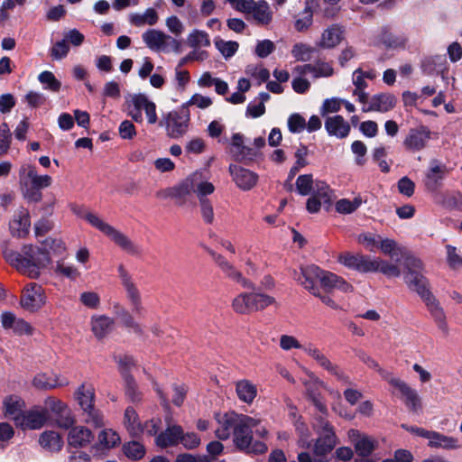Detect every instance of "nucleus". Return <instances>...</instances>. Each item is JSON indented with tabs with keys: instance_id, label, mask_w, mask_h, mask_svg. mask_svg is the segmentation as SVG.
Wrapping results in <instances>:
<instances>
[{
	"instance_id": "f257e3e1",
	"label": "nucleus",
	"mask_w": 462,
	"mask_h": 462,
	"mask_svg": "<svg viewBox=\"0 0 462 462\" xmlns=\"http://www.w3.org/2000/svg\"><path fill=\"white\" fill-rule=\"evenodd\" d=\"M219 427L216 436L222 440L233 435V442L239 450L246 453L263 454L267 450L264 442L253 440V430L260 438L267 435V430L261 425V420L245 414L229 411L217 419Z\"/></svg>"
},
{
	"instance_id": "f03ea898",
	"label": "nucleus",
	"mask_w": 462,
	"mask_h": 462,
	"mask_svg": "<svg viewBox=\"0 0 462 462\" xmlns=\"http://www.w3.org/2000/svg\"><path fill=\"white\" fill-rule=\"evenodd\" d=\"M47 249H51L56 254H63L66 246L60 239L47 238L44 241V249L34 247L32 245L23 247V254L5 245L3 255L7 263L15 267L19 272L32 278L39 274V269L51 263V255Z\"/></svg>"
},
{
	"instance_id": "7ed1b4c3",
	"label": "nucleus",
	"mask_w": 462,
	"mask_h": 462,
	"mask_svg": "<svg viewBox=\"0 0 462 462\" xmlns=\"http://www.w3.org/2000/svg\"><path fill=\"white\" fill-rule=\"evenodd\" d=\"M404 265L407 269L404 279L408 287L417 292L426 304L438 328L447 335L448 333V326L446 321L445 312L439 300L430 291L428 279L421 273V261L414 256H407L404 261Z\"/></svg>"
},
{
	"instance_id": "20e7f679",
	"label": "nucleus",
	"mask_w": 462,
	"mask_h": 462,
	"mask_svg": "<svg viewBox=\"0 0 462 462\" xmlns=\"http://www.w3.org/2000/svg\"><path fill=\"white\" fill-rule=\"evenodd\" d=\"M73 212L86 219L92 226L107 236L116 245L127 254L138 256L142 254V249L134 244L128 236L116 229L109 224L104 222L97 215L85 211L82 208H73Z\"/></svg>"
},
{
	"instance_id": "39448f33",
	"label": "nucleus",
	"mask_w": 462,
	"mask_h": 462,
	"mask_svg": "<svg viewBox=\"0 0 462 462\" xmlns=\"http://www.w3.org/2000/svg\"><path fill=\"white\" fill-rule=\"evenodd\" d=\"M52 183L50 175H39L36 168L31 164H23L19 170V185L23 199L29 203H37L42 199V189Z\"/></svg>"
},
{
	"instance_id": "423d86ee",
	"label": "nucleus",
	"mask_w": 462,
	"mask_h": 462,
	"mask_svg": "<svg viewBox=\"0 0 462 462\" xmlns=\"http://www.w3.org/2000/svg\"><path fill=\"white\" fill-rule=\"evenodd\" d=\"M276 304L273 297L258 292H242L232 301V309L237 314H250Z\"/></svg>"
},
{
	"instance_id": "0eeeda50",
	"label": "nucleus",
	"mask_w": 462,
	"mask_h": 462,
	"mask_svg": "<svg viewBox=\"0 0 462 462\" xmlns=\"http://www.w3.org/2000/svg\"><path fill=\"white\" fill-rule=\"evenodd\" d=\"M402 428L410 433L428 439V447L434 449L456 450L462 448L459 439L435 430L402 424Z\"/></svg>"
},
{
	"instance_id": "6e6552de",
	"label": "nucleus",
	"mask_w": 462,
	"mask_h": 462,
	"mask_svg": "<svg viewBox=\"0 0 462 462\" xmlns=\"http://www.w3.org/2000/svg\"><path fill=\"white\" fill-rule=\"evenodd\" d=\"M79 405L83 411L85 422L95 428L104 425L102 412L95 408V391L91 385L81 384L75 393Z\"/></svg>"
},
{
	"instance_id": "1a4fd4ad",
	"label": "nucleus",
	"mask_w": 462,
	"mask_h": 462,
	"mask_svg": "<svg viewBox=\"0 0 462 462\" xmlns=\"http://www.w3.org/2000/svg\"><path fill=\"white\" fill-rule=\"evenodd\" d=\"M190 115L189 108L182 105L180 109L170 111L162 115L159 126L164 127L169 137L179 139L189 130Z\"/></svg>"
},
{
	"instance_id": "9d476101",
	"label": "nucleus",
	"mask_w": 462,
	"mask_h": 462,
	"mask_svg": "<svg viewBox=\"0 0 462 462\" xmlns=\"http://www.w3.org/2000/svg\"><path fill=\"white\" fill-rule=\"evenodd\" d=\"M143 111L149 125L158 123L155 103L151 101L144 94L134 95L127 106V115L134 122L142 123L143 121Z\"/></svg>"
},
{
	"instance_id": "9b49d317",
	"label": "nucleus",
	"mask_w": 462,
	"mask_h": 462,
	"mask_svg": "<svg viewBox=\"0 0 462 462\" xmlns=\"http://www.w3.org/2000/svg\"><path fill=\"white\" fill-rule=\"evenodd\" d=\"M142 39L153 51L180 52V42L178 40L159 30H147L143 33Z\"/></svg>"
},
{
	"instance_id": "f8f14e48",
	"label": "nucleus",
	"mask_w": 462,
	"mask_h": 462,
	"mask_svg": "<svg viewBox=\"0 0 462 462\" xmlns=\"http://www.w3.org/2000/svg\"><path fill=\"white\" fill-rule=\"evenodd\" d=\"M303 351L312 357L320 367L334 375L337 381L346 385L352 384L350 377L338 365L333 364L326 355L314 345L308 344L304 346Z\"/></svg>"
},
{
	"instance_id": "ddd939ff",
	"label": "nucleus",
	"mask_w": 462,
	"mask_h": 462,
	"mask_svg": "<svg viewBox=\"0 0 462 462\" xmlns=\"http://www.w3.org/2000/svg\"><path fill=\"white\" fill-rule=\"evenodd\" d=\"M118 274L121 280V283L125 291L126 299L132 308V312L139 317L143 316L144 308L142 302L141 292L134 282L132 276L124 268L123 265H119Z\"/></svg>"
},
{
	"instance_id": "4468645a",
	"label": "nucleus",
	"mask_w": 462,
	"mask_h": 462,
	"mask_svg": "<svg viewBox=\"0 0 462 462\" xmlns=\"http://www.w3.org/2000/svg\"><path fill=\"white\" fill-rule=\"evenodd\" d=\"M206 251L211 256L214 263L221 270V272L225 274L226 278L229 280L239 283L243 288L245 289H254V283L244 277L242 273L236 268V266L229 262L224 255L215 252L214 250L206 247Z\"/></svg>"
},
{
	"instance_id": "2eb2a0df",
	"label": "nucleus",
	"mask_w": 462,
	"mask_h": 462,
	"mask_svg": "<svg viewBox=\"0 0 462 462\" xmlns=\"http://www.w3.org/2000/svg\"><path fill=\"white\" fill-rule=\"evenodd\" d=\"M49 417L47 408L34 407L23 412L22 417L17 419L16 427L22 430H39L45 425Z\"/></svg>"
},
{
	"instance_id": "dca6fc26",
	"label": "nucleus",
	"mask_w": 462,
	"mask_h": 462,
	"mask_svg": "<svg viewBox=\"0 0 462 462\" xmlns=\"http://www.w3.org/2000/svg\"><path fill=\"white\" fill-rule=\"evenodd\" d=\"M431 137L430 130L425 125L411 128L403 140L404 147L412 152L423 150Z\"/></svg>"
},
{
	"instance_id": "f3484780",
	"label": "nucleus",
	"mask_w": 462,
	"mask_h": 462,
	"mask_svg": "<svg viewBox=\"0 0 462 462\" xmlns=\"http://www.w3.org/2000/svg\"><path fill=\"white\" fill-rule=\"evenodd\" d=\"M448 173L446 164L438 160H431L430 167L425 174L424 185L427 190L434 192L442 185V180Z\"/></svg>"
},
{
	"instance_id": "a211bd4d",
	"label": "nucleus",
	"mask_w": 462,
	"mask_h": 462,
	"mask_svg": "<svg viewBox=\"0 0 462 462\" xmlns=\"http://www.w3.org/2000/svg\"><path fill=\"white\" fill-rule=\"evenodd\" d=\"M347 435L360 457H369L377 447V441L374 438L362 434L358 430L351 429Z\"/></svg>"
},
{
	"instance_id": "6ab92c4d",
	"label": "nucleus",
	"mask_w": 462,
	"mask_h": 462,
	"mask_svg": "<svg viewBox=\"0 0 462 462\" xmlns=\"http://www.w3.org/2000/svg\"><path fill=\"white\" fill-rule=\"evenodd\" d=\"M337 260L344 266L359 273H372L374 269L373 258L368 255L343 253Z\"/></svg>"
},
{
	"instance_id": "aec40b11",
	"label": "nucleus",
	"mask_w": 462,
	"mask_h": 462,
	"mask_svg": "<svg viewBox=\"0 0 462 462\" xmlns=\"http://www.w3.org/2000/svg\"><path fill=\"white\" fill-rule=\"evenodd\" d=\"M2 327L5 330H12L17 336H31L33 328L24 319L17 318L13 312L6 311L1 314Z\"/></svg>"
},
{
	"instance_id": "412c9836",
	"label": "nucleus",
	"mask_w": 462,
	"mask_h": 462,
	"mask_svg": "<svg viewBox=\"0 0 462 462\" xmlns=\"http://www.w3.org/2000/svg\"><path fill=\"white\" fill-rule=\"evenodd\" d=\"M229 172L237 187L243 190H250L257 183L258 175L250 170L231 164L229 166Z\"/></svg>"
},
{
	"instance_id": "4be33fe9",
	"label": "nucleus",
	"mask_w": 462,
	"mask_h": 462,
	"mask_svg": "<svg viewBox=\"0 0 462 462\" xmlns=\"http://www.w3.org/2000/svg\"><path fill=\"white\" fill-rule=\"evenodd\" d=\"M323 270L319 266L311 264L301 268V277H299L300 284L311 294L319 293L317 282H320Z\"/></svg>"
},
{
	"instance_id": "5701e85b",
	"label": "nucleus",
	"mask_w": 462,
	"mask_h": 462,
	"mask_svg": "<svg viewBox=\"0 0 462 462\" xmlns=\"http://www.w3.org/2000/svg\"><path fill=\"white\" fill-rule=\"evenodd\" d=\"M20 303L27 310L34 311L38 310L43 304L42 287L36 283L31 284L23 292Z\"/></svg>"
},
{
	"instance_id": "b1692460",
	"label": "nucleus",
	"mask_w": 462,
	"mask_h": 462,
	"mask_svg": "<svg viewBox=\"0 0 462 462\" xmlns=\"http://www.w3.org/2000/svg\"><path fill=\"white\" fill-rule=\"evenodd\" d=\"M325 129L328 135L338 139H344L348 136L351 127L347 121L341 116H328L325 120Z\"/></svg>"
},
{
	"instance_id": "393cba45",
	"label": "nucleus",
	"mask_w": 462,
	"mask_h": 462,
	"mask_svg": "<svg viewBox=\"0 0 462 462\" xmlns=\"http://www.w3.org/2000/svg\"><path fill=\"white\" fill-rule=\"evenodd\" d=\"M391 384L400 391L404 397L406 406L412 411H417L421 408L420 399L417 392L411 388L405 382L400 379H392Z\"/></svg>"
},
{
	"instance_id": "a878e982",
	"label": "nucleus",
	"mask_w": 462,
	"mask_h": 462,
	"mask_svg": "<svg viewBox=\"0 0 462 462\" xmlns=\"http://www.w3.org/2000/svg\"><path fill=\"white\" fill-rule=\"evenodd\" d=\"M320 285L326 291H332L335 289L343 292L353 291V286L342 277L324 270L320 279Z\"/></svg>"
},
{
	"instance_id": "bb28decb",
	"label": "nucleus",
	"mask_w": 462,
	"mask_h": 462,
	"mask_svg": "<svg viewBox=\"0 0 462 462\" xmlns=\"http://www.w3.org/2000/svg\"><path fill=\"white\" fill-rule=\"evenodd\" d=\"M94 439L92 431L85 426H74L68 434V444L73 448H84Z\"/></svg>"
},
{
	"instance_id": "cd10ccee",
	"label": "nucleus",
	"mask_w": 462,
	"mask_h": 462,
	"mask_svg": "<svg viewBox=\"0 0 462 462\" xmlns=\"http://www.w3.org/2000/svg\"><path fill=\"white\" fill-rule=\"evenodd\" d=\"M33 386L40 390H50L56 387L65 386L69 381L53 373L38 374L33 379Z\"/></svg>"
},
{
	"instance_id": "c85d7f7f",
	"label": "nucleus",
	"mask_w": 462,
	"mask_h": 462,
	"mask_svg": "<svg viewBox=\"0 0 462 462\" xmlns=\"http://www.w3.org/2000/svg\"><path fill=\"white\" fill-rule=\"evenodd\" d=\"M3 405L5 416L13 420L16 425L17 419L22 417L25 406L23 399L17 395H8L4 399Z\"/></svg>"
},
{
	"instance_id": "c756f323",
	"label": "nucleus",
	"mask_w": 462,
	"mask_h": 462,
	"mask_svg": "<svg viewBox=\"0 0 462 462\" xmlns=\"http://www.w3.org/2000/svg\"><path fill=\"white\" fill-rule=\"evenodd\" d=\"M182 436V428L179 425L168 426L155 438V443L158 447L164 448L173 447L180 443Z\"/></svg>"
},
{
	"instance_id": "7c9ffc66",
	"label": "nucleus",
	"mask_w": 462,
	"mask_h": 462,
	"mask_svg": "<svg viewBox=\"0 0 462 462\" xmlns=\"http://www.w3.org/2000/svg\"><path fill=\"white\" fill-rule=\"evenodd\" d=\"M308 152L309 151L307 146L303 144H300V146L295 152L296 162L294 165L291 168L288 174V178L283 183V187L287 191L291 192L293 190V185L291 183L293 178L301 168L308 165V162L306 160Z\"/></svg>"
},
{
	"instance_id": "2f4dec72",
	"label": "nucleus",
	"mask_w": 462,
	"mask_h": 462,
	"mask_svg": "<svg viewBox=\"0 0 462 462\" xmlns=\"http://www.w3.org/2000/svg\"><path fill=\"white\" fill-rule=\"evenodd\" d=\"M114 319L106 315H94L91 317V330L95 337L102 339L114 328Z\"/></svg>"
},
{
	"instance_id": "473e14b6",
	"label": "nucleus",
	"mask_w": 462,
	"mask_h": 462,
	"mask_svg": "<svg viewBox=\"0 0 462 462\" xmlns=\"http://www.w3.org/2000/svg\"><path fill=\"white\" fill-rule=\"evenodd\" d=\"M30 226L29 212L22 208L17 213V218L10 223L11 233L14 236L24 237L29 234Z\"/></svg>"
},
{
	"instance_id": "72a5a7b5",
	"label": "nucleus",
	"mask_w": 462,
	"mask_h": 462,
	"mask_svg": "<svg viewBox=\"0 0 462 462\" xmlns=\"http://www.w3.org/2000/svg\"><path fill=\"white\" fill-rule=\"evenodd\" d=\"M396 104L395 97L391 94H378L374 95L370 101L367 108H363L364 112L378 111L387 112L394 107Z\"/></svg>"
},
{
	"instance_id": "f704fd0d",
	"label": "nucleus",
	"mask_w": 462,
	"mask_h": 462,
	"mask_svg": "<svg viewBox=\"0 0 462 462\" xmlns=\"http://www.w3.org/2000/svg\"><path fill=\"white\" fill-rule=\"evenodd\" d=\"M344 38V30L337 24H333L324 31L321 35L319 46L323 48H334L338 45Z\"/></svg>"
},
{
	"instance_id": "c9c22d12",
	"label": "nucleus",
	"mask_w": 462,
	"mask_h": 462,
	"mask_svg": "<svg viewBox=\"0 0 462 462\" xmlns=\"http://www.w3.org/2000/svg\"><path fill=\"white\" fill-rule=\"evenodd\" d=\"M319 435L320 437L317 439L314 445V454L319 457H323L334 448L337 443V437L334 431H328Z\"/></svg>"
},
{
	"instance_id": "e433bc0d",
	"label": "nucleus",
	"mask_w": 462,
	"mask_h": 462,
	"mask_svg": "<svg viewBox=\"0 0 462 462\" xmlns=\"http://www.w3.org/2000/svg\"><path fill=\"white\" fill-rule=\"evenodd\" d=\"M40 445L51 452H58L63 447V440L59 433L52 430L42 432L39 439Z\"/></svg>"
},
{
	"instance_id": "4c0bfd02",
	"label": "nucleus",
	"mask_w": 462,
	"mask_h": 462,
	"mask_svg": "<svg viewBox=\"0 0 462 462\" xmlns=\"http://www.w3.org/2000/svg\"><path fill=\"white\" fill-rule=\"evenodd\" d=\"M236 393L240 401L250 404L257 395V388L249 380L244 379L236 382Z\"/></svg>"
},
{
	"instance_id": "58836bf2",
	"label": "nucleus",
	"mask_w": 462,
	"mask_h": 462,
	"mask_svg": "<svg viewBox=\"0 0 462 462\" xmlns=\"http://www.w3.org/2000/svg\"><path fill=\"white\" fill-rule=\"evenodd\" d=\"M250 17L257 25L267 26L273 21V12L265 1H260Z\"/></svg>"
},
{
	"instance_id": "ea45409f",
	"label": "nucleus",
	"mask_w": 462,
	"mask_h": 462,
	"mask_svg": "<svg viewBox=\"0 0 462 462\" xmlns=\"http://www.w3.org/2000/svg\"><path fill=\"white\" fill-rule=\"evenodd\" d=\"M124 424L132 436H138L143 432L139 416L136 411L131 406L127 407L125 411Z\"/></svg>"
},
{
	"instance_id": "a19ab883",
	"label": "nucleus",
	"mask_w": 462,
	"mask_h": 462,
	"mask_svg": "<svg viewBox=\"0 0 462 462\" xmlns=\"http://www.w3.org/2000/svg\"><path fill=\"white\" fill-rule=\"evenodd\" d=\"M159 19L157 12L153 8H148L143 14H131L129 21L132 24L141 27L145 24L154 25L157 23Z\"/></svg>"
},
{
	"instance_id": "79ce46f5",
	"label": "nucleus",
	"mask_w": 462,
	"mask_h": 462,
	"mask_svg": "<svg viewBox=\"0 0 462 462\" xmlns=\"http://www.w3.org/2000/svg\"><path fill=\"white\" fill-rule=\"evenodd\" d=\"M117 310L116 311V314L117 318L120 319L122 324L127 328H131L134 333L142 335L143 334V328L139 323H137L133 315L127 310L126 309L123 307H116Z\"/></svg>"
},
{
	"instance_id": "37998d69",
	"label": "nucleus",
	"mask_w": 462,
	"mask_h": 462,
	"mask_svg": "<svg viewBox=\"0 0 462 462\" xmlns=\"http://www.w3.org/2000/svg\"><path fill=\"white\" fill-rule=\"evenodd\" d=\"M374 269L372 272H380L389 277H399L401 271L396 264L391 263L380 258H373Z\"/></svg>"
},
{
	"instance_id": "c03bdc74",
	"label": "nucleus",
	"mask_w": 462,
	"mask_h": 462,
	"mask_svg": "<svg viewBox=\"0 0 462 462\" xmlns=\"http://www.w3.org/2000/svg\"><path fill=\"white\" fill-rule=\"evenodd\" d=\"M312 195L319 199L323 201V204L329 206L333 198L335 197L333 190L329 188V186L321 180H317L315 182Z\"/></svg>"
},
{
	"instance_id": "a18cd8bd",
	"label": "nucleus",
	"mask_w": 462,
	"mask_h": 462,
	"mask_svg": "<svg viewBox=\"0 0 462 462\" xmlns=\"http://www.w3.org/2000/svg\"><path fill=\"white\" fill-rule=\"evenodd\" d=\"M124 380L125 394L128 400L134 403H138L143 399V393L138 388V384L133 376H127Z\"/></svg>"
},
{
	"instance_id": "49530a36",
	"label": "nucleus",
	"mask_w": 462,
	"mask_h": 462,
	"mask_svg": "<svg viewBox=\"0 0 462 462\" xmlns=\"http://www.w3.org/2000/svg\"><path fill=\"white\" fill-rule=\"evenodd\" d=\"M120 442L118 434L109 429H106L100 431L98 434V441L97 447L102 448L110 449L116 447Z\"/></svg>"
},
{
	"instance_id": "de8ad7c7",
	"label": "nucleus",
	"mask_w": 462,
	"mask_h": 462,
	"mask_svg": "<svg viewBox=\"0 0 462 462\" xmlns=\"http://www.w3.org/2000/svg\"><path fill=\"white\" fill-rule=\"evenodd\" d=\"M188 45L191 48L197 49L199 47H208L210 45L208 34L200 30H193L188 36Z\"/></svg>"
},
{
	"instance_id": "09e8293b",
	"label": "nucleus",
	"mask_w": 462,
	"mask_h": 462,
	"mask_svg": "<svg viewBox=\"0 0 462 462\" xmlns=\"http://www.w3.org/2000/svg\"><path fill=\"white\" fill-rule=\"evenodd\" d=\"M123 450L125 455L133 460H139L145 455V448L143 444L138 441H130L124 445Z\"/></svg>"
},
{
	"instance_id": "8fccbe9b",
	"label": "nucleus",
	"mask_w": 462,
	"mask_h": 462,
	"mask_svg": "<svg viewBox=\"0 0 462 462\" xmlns=\"http://www.w3.org/2000/svg\"><path fill=\"white\" fill-rule=\"evenodd\" d=\"M378 248H380L384 254L389 255L392 259L396 261H398L399 256L402 254L401 248L397 246L396 242L393 239H383L381 237Z\"/></svg>"
},
{
	"instance_id": "3c124183",
	"label": "nucleus",
	"mask_w": 462,
	"mask_h": 462,
	"mask_svg": "<svg viewBox=\"0 0 462 462\" xmlns=\"http://www.w3.org/2000/svg\"><path fill=\"white\" fill-rule=\"evenodd\" d=\"M199 174L195 173L190 178H188L181 184L173 188L174 198H184L194 192V180H199Z\"/></svg>"
},
{
	"instance_id": "603ef678",
	"label": "nucleus",
	"mask_w": 462,
	"mask_h": 462,
	"mask_svg": "<svg viewBox=\"0 0 462 462\" xmlns=\"http://www.w3.org/2000/svg\"><path fill=\"white\" fill-rule=\"evenodd\" d=\"M214 42H215L216 48L220 51V53L226 59L234 56L239 47V45L236 42L224 41L220 38H216Z\"/></svg>"
},
{
	"instance_id": "864d4df0",
	"label": "nucleus",
	"mask_w": 462,
	"mask_h": 462,
	"mask_svg": "<svg viewBox=\"0 0 462 462\" xmlns=\"http://www.w3.org/2000/svg\"><path fill=\"white\" fill-rule=\"evenodd\" d=\"M312 174L300 175L296 180V190L301 196H307L311 193L314 188Z\"/></svg>"
},
{
	"instance_id": "5fc2aeb1",
	"label": "nucleus",
	"mask_w": 462,
	"mask_h": 462,
	"mask_svg": "<svg viewBox=\"0 0 462 462\" xmlns=\"http://www.w3.org/2000/svg\"><path fill=\"white\" fill-rule=\"evenodd\" d=\"M362 204L360 198H355L353 200L342 199L337 201L336 210L340 214H351L355 212Z\"/></svg>"
},
{
	"instance_id": "6e6d98bb",
	"label": "nucleus",
	"mask_w": 462,
	"mask_h": 462,
	"mask_svg": "<svg viewBox=\"0 0 462 462\" xmlns=\"http://www.w3.org/2000/svg\"><path fill=\"white\" fill-rule=\"evenodd\" d=\"M314 51V48L305 43H296L292 47L291 54L299 61H308L312 58Z\"/></svg>"
},
{
	"instance_id": "4d7b16f0",
	"label": "nucleus",
	"mask_w": 462,
	"mask_h": 462,
	"mask_svg": "<svg viewBox=\"0 0 462 462\" xmlns=\"http://www.w3.org/2000/svg\"><path fill=\"white\" fill-rule=\"evenodd\" d=\"M39 81L44 86L45 89L52 92H58L60 89L61 83L55 78L51 71L45 70L38 77Z\"/></svg>"
},
{
	"instance_id": "13d9d810",
	"label": "nucleus",
	"mask_w": 462,
	"mask_h": 462,
	"mask_svg": "<svg viewBox=\"0 0 462 462\" xmlns=\"http://www.w3.org/2000/svg\"><path fill=\"white\" fill-rule=\"evenodd\" d=\"M312 10L310 6L307 5L305 9L299 14V17L296 19L294 27L298 32H303L312 24Z\"/></svg>"
},
{
	"instance_id": "bf43d9fd",
	"label": "nucleus",
	"mask_w": 462,
	"mask_h": 462,
	"mask_svg": "<svg viewBox=\"0 0 462 462\" xmlns=\"http://www.w3.org/2000/svg\"><path fill=\"white\" fill-rule=\"evenodd\" d=\"M381 236L372 233H362L358 236L357 241L368 251L374 252L379 247Z\"/></svg>"
},
{
	"instance_id": "052dcab7",
	"label": "nucleus",
	"mask_w": 462,
	"mask_h": 462,
	"mask_svg": "<svg viewBox=\"0 0 462 462\" xmlns=\"http://www.w3.org/2000/svg\"><path fill=\"white\" fill-rule=\"evenodd\" d=\"M199 211L203 221L207 225H211L215 219L213 204L210 199H200Z\"/></svg>"
},
{
	"instance_id": "680f3d73",
	"label": "nucleus",
	"mask_w": 462,
	"mask_h": 462,
	"mask_svg": "<svg viewBox=\"0 0 462 462\" xmlns=\"http://www.w3.org/2000/svg\"><path fill=\"white\" fill-rule=\"evenodd\" d=\"M12 142V134L7 123L0 125V155L6 154Z\"/></svg>"
},
{
	"instance_id": "e2e57ef3",
	"label": "nucleus",
	"mask_w": 462,
	"mask_h": 462,
	"mask_svg": "<svg viewBox=\"0 0 462 462\" xmlns=\"http://www.w3.org/2000/svg\"><path fill=\"white\" fill-rule=\"evenodd\" d=\"M381 42L387 48H398L404 46L406 39L403 36H396L388 31H383L381 35Z\"/></svg>"
},
{
	"instance_id": "0e129e2a",
	"label": "nucleus",
	"mask_w": 462,
	"mask_h": 462,
	"mask_svg": "<svg viewBox=\"0 0 462 462\" xmlns=\"http://www.w3.org/2000/svg\"><path fill=\"white\" fill-rule=\"evenodd\" d=\"M116 363L118 364V369L123 379L127 376H133L130 374L131 368L134 366V361L130 356H120L116 357Z\"/></svg>"
},
{
	"instance_id": "69168bd1",
	"label": "nucleus",
	"mask_w": 462,
	"mask_h": 462,
	"mask_svg": "<svg viewBox=\"0 0 462 462\" xmlns=\"http://www.w3.org/2000/svg\"><path fill=\"white\" fill-rule=\"evenodd\" d=\"M198 180H194V193L197 194L199 201L200 199H208L207 198L208 195H210L214 192L215 187L211 182L208 181H199L197 182Z\"/></svg>"
},
{
	"instance_id": "338daca9",
	"label": "nucleus",
	"mask_w": 462,
	"mask_h": 462,
	"mask_svg": "<svg viewBox=\"0 0 462 462\" xmlns=\"http://www.w3.org/2000/svg\"><path fill=\"white\" fill-rule=\"evenodd\" d=\"M343 99L332 97L325 99L320 108V115L322 116L329 114L338 112L341 108Z\"/></svg>"
},
{
	"instance_id": "774afa93",
	"label": "nucleus",
	"mask_w": 462,
	"mask_h": 462,
	"mask_svg": "<svg viewBox=\"0 0 462 462\" xmlns=\"http://www.w3.org/2000/svg\"><path fill=\"white\" fill-rule=\"evenodd\" d=\"M69 51V46L66 40L57 42L51 49V55L54 60H61L65 58Z\"/></svg>"
}]
</instances>
